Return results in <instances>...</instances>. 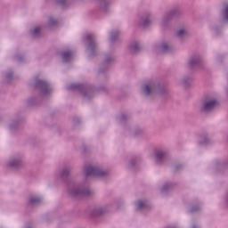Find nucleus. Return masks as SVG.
Instances as JSON below:
<instances>
[{"instance_id":"1","label":"nucleus","mask_w":228,"mask_h":228,"mask_svg":"<svg viewBox=\"0 0 228 228\" xmlns=\"http://www.w3.org/2000/svg\"><path fill=\"white\" fill-rule=\"evenodd\" d=\"M70 172H72V167H67L56 173L57 179L66 183L69 195L73 197V199H86V197H91L92 190H90L88 183H76L74 180L70 179Z\"/></svg>"},{"instance_id":"2","label":"nucleus","mask_w":228,"mask_h":228,"mask_svg":"<svg viewBox=\"0 0 228 228\" xmlns=\"http://www.w3.org/2000/svg\"><path fill=\"white\" fill-rule=\"evenodd\" d=\"M141 93L147 99H154V97H163L168 94V89L162 86L158 81H149L141 86Z\"/></svg>"},{"instance_id":"3","label":"nucleus","mask_w":228,"mask_h":228,"mask_svg":"<svg viewBox=\"0 0 228 228\" xmlns=\"http://www.w3.org/2000/svg\"><path fill=\"white\" fill-rule=\"evenodd\" d=\"M35 91L38 92V98H28L27 100V106H37L42 101V97H49L51 95V92H53V88L51 85L48 84L47 81L44 79L37 78L35 82Z\"/></svg>"},{"instance_id":"4","label":"nucleus","mask_w":228,"mask_h":228,"mask_svg":"<svg viewBox=\"0 0 228 228\" xmlns=\"http://www.w3.org/2000/svg\"><path fill=\"white\" fill-rule=\"evenodd\" d=\"M67 90H72L73 92H78L79 94H82L84 99H86L87 101L94 97V94L95 92V89H94L92 86L79 83L69 85L67 87Z\"/></svg>"},{"instance_id":"5","label":"nucleus","mask_w":228,"mask_h":228,"mask_svg":"<svg viewBox=\"0 0 228 228\" xmlns=\"http://www.w3.org/2000/svg\"><path fill=\"white\" fill-rule=\"evenodd\" d=\"M84 42L86 47L87 56L92 58L93 56H97V52L99 50V44L94 34H87L84 37Z\"/></svg>"},{"instance_id":"6","label":"nucleus","mask_w":228,"mask_h":228,"mask_svg":"<svg viewBox=\"0 0 228 228\" xmlns=\"http://www.w3.org/2000/svg\"><path fill=\"white\" fill-rule=\"evenodd\" d=\"M218 100L206 96L200 106V113H202V115H209V113H212V111H215V110L218 108Z\"/></svg>"},{"instance_id":"7","label":"nucleus","mask_w":228,"mask_h":228,"mask_svg":"<svg viewBox=\"0 0 228 228\" xmlns=\"http://www.w3.org/2000/svg\"><path fill=\"white\" fill-rule=\"evenodd\" d=\"M84 172L86 177H90V175L99 178L108 177V171H104V169L99 166H85Z\"/></svg>"},{"instance_id":"8","label":"nucleus","mask_w":228,"mask_h":228,"mask_svg":"<svg viewBox=\"0 0 228 228\" xmlns=\"http://www.w3.org/2000/svg\"><path fill=\"white\" fill-rule=\"evenodd\" d=\"M179 15H181V9H179V7L171 9L162 17L160 21L161 28H168L170 20H172L174 17H179Z\"/></svg>"},{"instance_id":"9","label":"nucleus","mask_w":228,"mask_h":228,"mask_svg":"<svg viewBox=\"0 0 228 228\" xmlns=\"http://www.w3.org/2000/svg\"><path fill=\"white\" fill-rule=\"evenodd\" d=\"M170 157V153L168 150L165 148H158L155 150V159L157 165H163L166 161H168V158Z\"/></svg>"},{"instance_id":"10","label":"nucleus","mask_w":228,"mask_h":228,"mask_svg":"<svg viewBox=\"0 0 228 228\" xmlns=\"http://www.w3.org/2000/svg\"><path fill=\"white\" fill-rule=\"evenodd\" d=\"M115 61V55L113 53H105L104 59L100 66L99 74H102L111 67V63Z\"/></svg>"},{"instance_id":"11","label":"nucleus","mask_w":228,"mask_h":228,"mask_svg":"<svg viewBox=\"0 0 228 228\" xmlns=\"http://www.w3.org/2000/svg\"><path fill=\"white\" fill-rule=\"evenodd\" d=\"M188 63L190 69H192L193 70H197V69H202L205 64L204 59L199 54L192 55Z\"/></svg>"},{"instance_id":"12","label":"nucleus","mask_w":228,"mask_h":228,"mask_svg":"<svg viewBox=\"0 0 228 228\" xmlns=\"http://www.w3.org/2000/svg\"><path fill=\"white\" fill-rule=\"evenodd\" d=\"M111 4H113L112 0H100L98 10L101 13H110Z\"/></svg>"},{"instance_id":"13","label":"nucleus","mask_w":228,"mask_h":228,"mask_svg":"<svg viewBox=\"0 0 228 228\" xmlns=\"http://www.w3.org/2000/svg\"><path fill=\"white\" fill-rule=\"evenodd\" d=\"M137 24L140 28H143L144 29L146 28H149V26H151V12H146L142 16H141Z\"/></svg>"},{"instance_id":"14","label":"nucleus","mask_w":228,"mask_h":228,"mask_svg":"<svg viewBox=\"0 0 228 228\" xmlns=\"http://www.w3.org/2000/svg\"><path fill=\"white\" fill-rule=\"evenodd\" d=\"M135 209L141 213H146V211L151 209V205H149L147 201L137 200L135 202Z\"/></svg>"},{"instance_id":"15","label":"nucleus","mask_w":228,"mask_h":228,"mask_svg":"<svg viewBox=\"0 0 228 228\" xmlns=\"http://www.w3.org/2000/svg\"><path fill=\"white\" fill-rule=\"evenodd\" d=\"M7 167L9 168H13L14 170H19V168H22V159L20 158H14L10 160Z\"/></svg>"},{"instance_id":"16","label":"nucleus","mask_w":228,"mask_h":228,"mask_svg":"<svg viewBox=\"0 0 228 228\" xmlns=\"http://www.w3.org/2000/svg\"><path fill=\"white\" fill-rule=\"evenodd\" d=\"M22 124V118H18L16 119L11 120L9 124V129L13 133V131H17L20 127V125Z\"/></svg>"},{"instance_id":"17","label":"nucleus","mask_w":228,"mask_h":228,"mask_svg":"<svg viewBox=\"0 0 228 228\" xmlns=\"http://www.w3.org/2000/svg\"><path fill=\"white\" fill-rule=\"evenodd\" d=\"M129 51L132 54H138L142 51V46L138 41H134L129 45Z\"/></svg>"},{"instance_id":"18","label":"nucleus","mask_w":228,"mask_h":228,"mask_svg":"<svg viewBox=\"0 0 228 228\" xmlns=\"http://www.w3.org/2000/svg\"><path fill=\"white\" fill-rule=\"evenodd\" d=\"M158 49L159 53H163L164 54H168L172 53L173 48L172 46L168 45L167 43H161L158 45Z\"/></svg>"},{"instance_id":"19","label":"nucleus","mask_w":228,"mask_h":228,"mask_svg":"<svg viewBox=\"0 0 228 228\" xmlns=\"http://www.w3.org/2000/svg\"><path fill=\"white\" fill-rule=\"evenodd\" d=\"M200 145H211L213 143V140L209 138V135L206 133L200 135V139L199 141Z\"/></svg>"},{"instance_id":"20","label":"nucleus","mask_w":228,"mask_h":228,"mask_svg":"<svg viewBox=\"0 0 228 228\" xmlns=\"http://www.w3.org/2000/svg\"><path fill=\"white\" fill-rule=\"evenodd\" d=\"M61 56L62 58V61L64 63H68V61L72 60V56H74V52L71 50L64 51L61 53Z\"/></svg>"},{"instance_id":"21","label":"nucleus","mask_w":228,"mask_h":228,"mask_svg":"<svg viewBox=\"0 0 228 228\" xmlns=\"http://www.w3.org/2000/svg\"><path fill=\"white\" fill-rule=\"evenodd\" d=\"M118 37H120V31L118 29L112 30L110 34V42L115 44L118 40Z\"/></svg>"},{"instance_id":"22","label":"nucleus","mask_w":228,"mask_h":228,"mask_svg":"<svg viewBox=\"0 0 228 228\" xmlns=\"http://www.w3.org/2000/svg\"><path fill=\"white\" fill-rule=\"evenodd\" d=\"M179 83L183 88H189L190 85H191V77L190 76H185Z\"/></svg>"},{"instance_id":"23","label":"nucleus","mask_w":228,"mask_h":228,"mask_svg":"<svg viewBox=\"0 0 228 228\" xmlns=\"http://www.w3.org/2000/svg\"><path fill=\"white\" fill-rule=\"evenodd\" d=\"M126 131H129L131 136H140L143 133L139 127H126Z\"/></svg>"},{"instance_id":"24","label":"nucleus","mask_w":228,"mask_h":228,"mask_svg":"<svg viewBox=\"0 0 228 228\" xmlns=\"http://www.w3.org/2000/svg\"><path fill=\"white\" fill-rule=\"evenodd\" d=\"M104 213H106V208L102 207H96L92 211L93 216H101V215H104Z\"/></svg>"},{"instance_id":"25","label":"nucleus","mask_w":228,"mask_h":228,"mask_svg":"<svg viewBox=\"0 0 228 228\" xmlns=\"http://www.w3.org/2000/svg\"><path fill=\"white\" fill-rule=\"evenodd\" d=\"M40 202H42V199H40V197H37V196H31L28 199V206H38V204H40Z\"/></svg>"},{"instance_id":"26","label":"nucleus","mask_w":228,"mask_h":228,"mask_svg":"<svg viewBox=\"0 0 228 228\" xmlns=\"http://www.w3.org/2000/svg\"><path fill=\"white\" fill-rule=\"evenodd\" d=\"M174 188V183H166L160 189L161 193H164V195H167L170 190Z\"/></svg>"},{"instance_id":"27","label":"nucleus","mask_w":228,"mask_h":228,"mask_svg":"<svg viewBox=\"0 0 228 228\" xmlns=\"http://www.w3.org/2000/svg\"><path fill=\"white\" fill-rule=\"evenodd\" d=\"M210 29L214 33V35H218L222 31V25L214 23L210 25Z\"/></svg>"},{"instance_id":"28","label":"nucleus","mask_w":228,"mask_h":228,"mask_svg":"<svg viewBox=\"0 0 228 228\" xmlns=\"http://www.w3.org/2000/svg\"><path fill=\"white\" fill-rule=\"evenodd\" d=\"M32 38H40V37H42V32H40V28H36L34 29H31L29 31Z\"/></svg>"},{"instance_id":"29","label":"nucleus","mask_w":228,"mask_h":228,"mask_svg":"<svg viewBox=\"0 0 228 228\" xmlns=\"http://www.w3.org/2000/svg\"><path fill=\"white\" fill-rule=\"evenodd\" d=\"M139 161V157L132 158L128 163V168H134Z\"/></svg>"},{"instance_id":"30","label":"nucleus","mask_w":228,"mask_h":228,"mask_svg":"<svg viewBox=\"0 0 228 228\" xmlns=\"http://www.w3.org/2000/svg\"><path fill=\"white\" fill-rule=\"evenodd\" d=\"M118 120H119V122L121 124H126V122H127V120H129V117L126 114H120L118 117Z\"/></svg>"},{"instance_id":"31","label":"nucleus","mask_w":228,"mask_h":228,"mask_svg":"<svg viewBox=\"0 0 228 228\" xmlns=\"http://www.w3.org/2000/svg\"><path fill=\"white\" fill-rule=\"evenodd\" d=\"M175 35L178 38H184L187 33L186 30H184V28H181L175 32Z\"/></svg>"},{"instance_id":"32","label":"nucleus","mask_w":228,"mask_h":228,"mask_svg":"<svg viewBox=\"0 0 228 228\" xmlns=\"http://www.w3.org/2000/svg\"><path fill=\"white\" fill-rule=\"evenodd\" d=\"M200 209H201L200 204L193 205L189 209V213H199V211H200Z\"/></svg>"},{"instance_id":"33","label":"nucleus","mask_w":228,"mask_h":228,"mask_svg":"<svg viewBox=\"0 0 228 228\" xmlns=\"http://www.w3.org/2000/svg\"><path fill=\"white\" fill-rule=\"evenodd\" d=\"M69 0H57L56 3L58 6H61V8H67L69 6Z\"/></svg>"},{"instance_id":"34","label":"nucleus","mask_w":228,"mask_h":228,"mask_svg":"<svg viewBox=\"0 0 228 228\" xmlns=\"http://www.w3.org/2000/svg\"><path fill=\"white\" fill-rule=\"evenodd\" d=\"M223 20L224 22H228V4L224 6L223 11Z\"/></svg>"},{"instance_id":"35","label":"nucleus","mask_w":228,"mask_h":228,"mask_svg":"<svg viewBox=\"0 0 228 228\" xmlns=\"http://www.w3.org/2000/svg\"><path fill=\"white\" fill-rule=\"evenodd\" d=\"M183 168H184V166L183 164H175L172 167L173 172H179V171L183 170Z\"/></svg>"},{"instance_id":"36","label":"nucleus","mask_w":228,"mask_h":228,"mask_svg":"<svg viewBox=\"0 0 228 228\" xmlns=\"http://www.w3.org/2000/svg\"><path fill=\"white\" fill-rule=\"evenodd\" d=\"M4 77L7 79V81H12V79H13V71L5 73Z\"/></svg>"},{"instance_id":"37","label":"nucleus","mask_w":228,"mask_h":228,"mask_svg":"<svg viewBox=\"0 0 228 228\" xmlns=\"http://www.w3.org/2000/svg\"><path fill=\"white\" fill-rule=\"evenodd\" d=\"M57 24H58V21L54 18L50 17L48 25L49 26H56Z\"/></svg>"},{"instance_id":"38","label":"nucleus","mask_w":228,"mask_h":228,"mask_svg":"<svg viewBox=\"0 0 228 228\" xmlns=\"http://www.w3.org/2000/svg\"><path fill=\"white\" fill-rule=\"evenodd\" d=\"M15 58L16 61H19V63H24V56H22L21 54H17Z\"/></svg>"},{"instance_id":"39","label":"nucleus","mask_w":228,"mask_h":228,"mask_svg":"<svg viewBox=\"0 0 228 228\" xmlns=\"http://www.w3.org/2000/svg\"><path fill=\"white\" fill-rule=\"evenodd\" d=\"M73 122H74L75 126H77V124H79L81 122V120L79 119V118H74Z\"/></svg>"},{"instance_id":"40","label":"nucleus","mask_w":228,"mask_h":228,"mask_svg":"<svg viewBox=\"0 0 228 228\" xmlns=\"http://www.w3.org/2000/svg\"><path fill=\"white\" fill-rule=\"evenodd\" d=\"M222 58H224V55L223 54H217L216 55V60H217V61H222Z\"/></svg>"},{"instance_id":"41","label":"nucleus","mask_w":228,"mask_h":228,"mask_svg":"<svg viewBox=\"0 0 228 228\" xmlns=\"http://www.w3.org/2000/svg\"><path fill=\"white\" fill-rule=\"evenodd\" d=\"M191 228H200V227L197 224H193Z\"/></svg>"}]
</instances>
